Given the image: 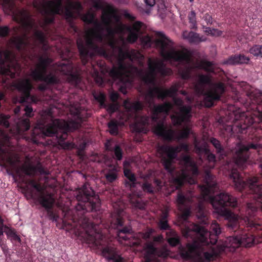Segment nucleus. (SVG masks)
Wrapping results in <instances>:
<instances>
[{"label":"nucleus","mask_w":262,"mask_h":262,"mask_svg":"<svg viewBox=\"0 0 262 262\" xmlns=\"http://www.w3.org/2000/svg\"><path fill=\"white\" fill-rule=\"evenodd\" d=\"M203 182V184L199 185L203 199H209L215 212L228 221L227 226L234 231V235L227 237L222 244L215 246L217 242V236L221 233V228L219 224L214 221L210 225L209 231L204 227L194 224L182 230L184 237H191L193 234L196 236L193 242L187 243L186 247L181 245L180 237L175 230L167 231L166 239L168 244L172 247L180 245L179 252L183 259L189 260L198 257L204 262L212 261L223 253L233 252L241 246L250 247L253 246L255 241L254 235L239 227L237 216L228 208L237 206L236 198L225 192L212 195L217 188V183L214 177L208 170L205 172Z\"/></svg>","instance_id":"obj_1"},{"label":"nucleus","mask_w":262,"mask_h":262,"mask_svg":"<svg viewBox=\"0 0 262 262\" xmlns=\"http://www.w3.org/2000/svg\"><path fill=\"white\" fill-rule=\"evenodd\" d=\"M75 195L77 205L74 210L69 209L65 212L62 221L63 226L75 230L90 246L100 249L102 255L108 261L126 262L103 234L100 225L92 222L84 214L86 212L99 210V196L87 183L76 190Z\"/></svg>","instance_id":"obj_2"},{"label":"nucleus","mask_w":262,"mask_h":262,"mask_svg":"<svg viewBox=\"0 0 262 262\" xmlns=\"http://www.w3.org/2000/svg\"><path fill=\"white\" fill-rule=\"evenodd\" d=\"M63 0H48L40 1L34 0L33 7L44 16L39 22L40 27L43 31L38 30V26L34 19L32 18L30 12L26 10L16 11L14 0H1L4 11L8 14L14 15L15 20L20 24L24 30L22 36H18L9 40V43L18 52H26L31 46L29 34L34 31V36L39 43L42 46V49L47 51L48 46L44 32L48 33L50 31L49 25L53 24L55 15L60 14L61 11Z\"/></svg>","instance_id":"obj_3"},{"label":"nucleus","mask_w":262,"mask_h":262,"mask_svg":"<svg viewBox=\"0 0 262 262\" xmlns=\"http://www.w3.org/2000/svg\"><path fill=\"white\" fill-rule=\"evenodd\" d=\"M80 121L64 120L54 118L51 110H49L45 117L41 120L35 127L31 135L32 141L36 144L41 143L39 141L41 138L46 137L55 138L56 143L64 149L72 148L73 144L66 141L68 136V133L78 129L81 126Z\"/></svg>","instance_id":"obj_4"},{"label":"nucleus","mask_w":262,"mask_h":262,"mask_svg":"<svg viewBox=\"0 0 262 262\" xmlns=\"http://www.w3.org/2000/svg\"><path fill=\"white\" fill-rule=\"evenodd\" d=\"M149 71L144 73L142 70V73H139L141 80L147 85L152 86L149 88L146 96V100L150 105L153 99L157 97L158 99L164 100L167 97H173L177 95L179 90V84H175L169 89H163L157 86V73H159L161 76L165 77L172 74V70L165 67L162 62H155L150 59L148 61Z\"/></svg>","instance_id":"obj_5"},{"label":"nucleus","mask_w":262,"mask_h":262,"mask_svg":"<svg viewBox=\"0 0 262 262\" xmlns=\"http://www.w3.org/2000/svg\"><path fill=\"white\" fill-rule=\"evenodd\" d=\"M108 45L113 50V55L117 59V66H113L109 72V75L114 80L132 84L135 76L142 73V69L133 66L132 63H125L124 60L129 59L131 62L137 58L134 50L131 51L118 46L114 40H111Z\"/></svg>","instance_id":"obj_6"},{"label":"nucleus","mask_w":262,"mask_h":262,"mask_svg":"<svg viewBox=\"0 0 262 262\" xmlns=\"http://www.w3.org/2000/svg\"><path fill=\"white\" fill-rule=\"evenodd\" d=\"M156 35L159 38L155 40V45L160 50L161 56L166 60H173L183 63L184 67L179 69V74L184 80L190 79L191 71L193 69L189 65L191 62L190 55L182 51H169L173 47V42L161 32H157Z\"/></svg>","instance_id":"obj_7"},{"label":"nucleus","mask_w":262,"mask_h":262,"mask_svg":"<svg viewBox=\"0 0 262 262\" xmlns=\"http://www.w3.org/2000/svg\"><path fill=\"white\" fill-rule=\"evenodd\" d=\"M195 182L194 179L184 169L181 172H177L171 179L172 185L178 190L176 203L180 209L182 210L183 216L185 219L188 217L191 214L190 205L192 202L193 194L191 192H185L181 190V188L185 183L194 184Z\"/></svg>","instance_id":"obj_8"},{"label":"nucleus","mask_w":262,"mask_h":262,"mask_svg":"<svg viewBox=\"0 0 262 262\" xmlns=\"http://www.w3.org/2000/svg\"><path fill=\"white\" fill-rule=\"evenodd\" d=\"M27 183L36 191V193H33L32 191H30L31 198L38 201L41 206L45 208L50 220L57 221L59 216L53 209L55 202L53 195L46 192L45 187L40 183L36 182L35 179H29Z\"/></svg>","instance_id":"obj_9"},{"label":"nucleus","mask_w":262,"mask_h":262,"mask_svg":"<svg viewBox=\"0 0 262 262\" xmlns=\"http://www.w3.org/2000/svg\"><path fill=\"white\" fill-rule=\"evenodd\" d=\"M102 1L93 0V2L95 8L102 10L101 20L106 27L107 32L112 35L116 32H122L124 26L121 23L117 10L110 5H107L104 8L101 3Z\"/></svg>","instance_id":"obj_10"},{"label":"nucleus","mask_w":262,"mask_h":262,"mask_svg":"<svg viewBox=\"0 0 262 262\" xmlns=\"http://www.w3.org/2000/svg\"><path fill=\"white\" fill-rule=\"evenodd\" d=\"M172 108V104L169 102H165L163 104H154L151 110V120L157 122L153 128V132L156 135L163 138L167 141H172L174 139V132L171 129H168L164 121H158L160 113L168 114Z\"/></svg>","instance_id":"obj_11"},{"label":"nucleus","mask_w":262,"mask_h":262,"mask_svg":"<svg viewBox=\"0 0 262 262\" xmlns=\"http://www.w3.org/2000/svg\"><path fill=\"white\" fill-rule=\"evenodd\" d=\"M155 232V229L148 228L145 232L140 233L141 237L146 241L144 249L148 256L154 255L166 258L169 256L170 251L166 247H156L158 244H161L163 242L164 238L161 234L152 236Z\"/></svg>","instance_id":"obj_12"},{"label":"nucleus","mask_w":262,"mask_h":262,"mask_svg":"<svg viewBox=\"0 0 262 262\" xmlns=\"http://www.w3.org/2000/svg\"><path fill=\"white\" fill-rule=\"evenodd\" d=\"M198 83L201 86L212 85V88L204 94L203 102L207 107L213 106L214 102L220 100L222 95L226 92V87L225 83L222 82L212 83L211 77L207 75H199Z\"/></svg>","instance_id":"obj_13"},{"label":"nucleus","mask_w":262,"mask_h":262,"mask_svg":"<svg viewBox=\"0 0 262 262\" xmlns=\"http://www.w3.org/2000/svg\"><path fill=\"white\" fill-rule=\"evenodd\" d=\"M77 46L79 52L81 62L85 65L90 58H93L95 54H98L108 58L112 55L103 47H100L96 43L93 38L89 35L84 42L81 38L77 40Z\"/></svg>","instance_id":"obj_14"},{"label":"nucleus","mask_w":262,"mask_h":262,"mask_svg":"<svg viewBox=\"0 0 262 262\" xmlns=\"http://www.w3.org/2000/svg\"><path fill=\"white\" fill-rule=\"evenodd\" d=\"M52 62V60L48 56H40L36 68L30 74L33 79L36 81L46 82L48 84L59 83V79L56 75L52 73L47 74L48 67Z\"/></svg>","instance_id":"obj_15"},{"label":"nucleus","mask_w":262,"mask_h":262,"mask_svg":"<svg viewBox=\"0 0 262 262\" xmlns=\"http://www.w3.org/2000/svg\"><path fill=\"white\" fill-rule=\"evenodd\" d=\"M159 150L162 154L166 155L167 157L162 158V162L164 168L169 172L172 173L173 168L172 164L174 159L177 157L178 153L182 150L186 152L189 151V145L185 143H182L179 146H172L167 145H162L159 147Z\"/></svg>","instance_id":"obj_16"},{"label":"nucleus","mask_w":262,"mask_h":262,"mask_svg":"<svg viewBox=\"0 0 262 262\" xmlns=\"http://www.w3.org/2000/svg\"><path fill=\"white\" fill-rule=\"evenodd\" d=\"M260 145L257 143H249L244 145L241 143L236 144L235 147L232 150V154L235 164L240 168H244V164L247 162L250 154L251 149H258Z\"/></svg>","instance_id":"obj_17"},{"label":"nucleus","mask_w":262,"mask_h":262,"mask_svg":"<svg viewBox=\"0 0 262 262\" xmlns=\"http://www.w3.org/2000/svg\"><path fill=\"white\" fill-rule=\"evenodd\" d=\"M14 58L15 56L11 51L0 50V73L2 75L9 76L11 78L15 77L16 70Z\"/></svg>","instance_id":"obj_18"},{"label":"nucleus","mask_w":262,"mask_h":262,"mask_svg":"<svg viewBox=\"0 0 262 262\" xmlns=\"http://www.w3.org/2000/svg\"><path fill=\"white\" fill-rule=\"evenodd\" d=\"M111 226L117 230V236L120 239L127 241L132 232L130 225L124 226L123 219L122 217V211L119 210L117 213L112 215Z\"/></svg>","instance_id":"obj_19"},{"label":"nucleus","mask_w":262,"mask_h":262,"mask_svg":"<svg viewBox=\"0 0 262 262\" xmlns=\"http://www.w3.org/2000/svg\"><path fill=\"white\" fill-rule=\"evenodd\" d=\"M59 70L64 75L67 76L68 81L71 84L77 86L81 81V72L78 68H75L69 61L62 63Z\"/></svg>","instance_id":"obj_20"},{"label":"nucleus","mask_w":262,"mask_h":262,"mask_svg":"<svg viewBox=\"0 0 262 262\" xmlns=\"http://www.w3.org/2000/svg\"><path fill=\"white\" fill-rule=\"evenodd\" d=\"M13 86L21 93L20 102H27L29 100L32 102L36 101V98L31 95L33 86L31 80L28 78L21 79L13 83Z\"/></svg>","instance_id":"obj_21"},{"label":"nucleus","mask_w":262,"mask_h":262,"mask_svg":"<svg viewBox=\"0 0 262 262\" xmlns=\"http://www.w3.org/2000/svg\"><path fill=\"white\" fill-rule=\"evenodd\" d=\"M192 107L190 105H183L180 108V114L172 115L170 118L173 125L180 126L182 123L188 121L191 118Z\"/></svg>","instance_id":"obj_22"},{"label":"nucleus","mask_w":262,"mask_h":262,"mask_svg":"<svg viewBox=\"0 0 262 262\" xmlns=\"http://www.w3.org/2000/svg\"><path fill=\"white\" fill-rule=\"evenodd\" d=\"M123 106L129 115L128 119L130 117L135 118L137 114L144 108V104L140 101H136L135 102H130L129 100H125L123 102Z\"/></svg>","instance_id":"obj_23"},{"label":"nucleus","mask_w":262,"mask_h":262,"mask_svg":"<svg viewBox=\"0 0 262 262\" xmlns=\"http://www.w3.org/2000/svg\"><path fill=\"white\" fill-rule=\"evenodd\" d=\"M22 170L27 176H34L36 173L40 174L49 175L50 172L49 170L45 169L40 162L36 164V165H23Z\"/></svg>","instance_id":"obj_24"},{"label":"nucleus","mask_w":262,"mask_h":262,"mask_svg":"<svg viewBox=\"0 0 262 262\" xmlns=\"http://www.w3.org/2000/svg\"><path fill=\"white\" fill-rule=\"evenodd\" d=\"M18 161L17 158L15 159L12 156L7 154V150L3 148L2 144L0 142V165L5 167L8 165L14 166Z\"/></svg>","instance_id":"obj_25"},{"label":"nucleus","mask_w":262,"mask_h":262,"mask_svg":"<svg viewBox=\"0 0 262 262\" xmlns=\"http://www.w3.org/2000/svg\"><path fill=\"white\" fill-rule=\"evenodd\" d=\"M183 37L191 43H199L206 40V37L193 31H185L182 34Z\"/></svg>","instance_id":"obj_26"},{"label":"nucleus","mask_w":262,"mask_h":262,"mask_svg":"<svg viewBox=\"0 0 262 262\" xmlns=\"http://www.w3.org/2000/svg\"><path fill=\"white\" fill-rule=\"evenodd\" d=\"M249 60L250 58L243 54L234 55L230 56L224 63L231 65L244 64L248 63Z\"/></svg>","instance_id":"obj_27"},{"label":"nucleus","mask_w":262,"mask_h":262,"mask_svg":"<svg viewBox=\"0 0 262 262\" xmlns=\"http://www.w3.org/2000/svg\"><path fill=\"white\" fill-rule=\"evenodd\" d=\"M128 163L127 161L124 162L123 163V172L124 176L128 180V182H126V185L134 188L137 184L136 177L134 173H132L130 170L127 168Z\"/></svg>","instance_id":"obj_28"},{"label":"nucleus","mask_w":262,"mask_h":262,"mask_svg":"<svg viewBox=\"0 0 262 262\" xmlns=\"http://www.w3.org/2000/svg\"><path fill=\"white\" fill-rule=\"evenodd\" d=\"M129 199L134 212L138 209L144 210L145 209V204L138 195L130 194L129 195Z\"/></svg>","instance_id":"obj_29"},{"label":"nucleus","mask_w":262,"mask_h":262,"mask_svg":"<svg viewBox=\"0 0 262 262\" xmlns=\"http://www.w3.org/2000/svg\"><path fill=\"white\" fill-rule=\"evenodd\" d=\"M4 232L6 234L8 238H9L14 244L17 245V244L20 243V238L16 234L15 230L10 228L5 225L4 228Z\"/></svg>","instance_id":"obj_30"},{"label":"nucleus","mask_w":262,"mask_h":262,"mask_svg":"<svg viewBox=\"0 0 262 262\" xmlns=\"http://www.w3.org/2000/svg\"><path fill=\"white\" fill-rule=\"evenodd\" d=\"M199 69H203L208 73H214V64L211 61L206 60H201L194 67Z\"/></svg>","instance_id":"obj_31"},{"label":"nucleus","mask_w":262,"mask_h":262,"mask_svg":"<svg viewBox=\"0 0 262 262\" xmlns=\"http://www.w3.org/2000/svg\"><path fill=\"white\" fill-rule=\"evenodd\" d=\"M64 16L66 20L69 23L71 27L76 31V28L75 27L73 23V19L75 17V14L71 7L69 6V4L64 9Z\"/></svg>","instance_id":"obj_32"},{"label":"nucleus","mask_w":262,"mask_h":262,"mask_svg":"<svg viewBox=\"0 0 262 262\" xmlns=\"http://www.w3.org/2000/svg\"><path fill=\"white\" fill-rule=\"evenodd\" d=\"M81 19L87 24H95V26L100 27V24L95 20V15L92 13L89 12L82 15Z\"/></svg>","instance_id":"obj_33"},{"label":"nucleus","mask_w":262,"mask_h":262,"mask_svg":"<svg viewBox=\"0 0 262 262\" xmlns=\"http://www.w3.org/2000/svg\"><path fill=\"white\" fill-rule=\"evenodd\" d=\"M118 170L117 167L113 166L110 168L105 174V178L107 182L113 183L118 179Z\"/></svg>","instance_id":"obj_34"},{"label":"nucleus","mask_w":262,"mask_h":262,"mask_svg":"<svg viewBox=\"0 0 262 262\" xmlns=\"http://www.w3.org/2000/svg\"><path fill=\"white\" fill-rule=\"evenodd\" d=\"M209 141L215 148L217 154H219L221 157L226 156L225 149L219 140L212 137L210 139Z\"/></svg>","instance_id":"obj_35"},{"label":"nucleus","mask_w":262,"mask_h":262,"mask_svg":"<svg viewBox=\"0 0 262 262\" xmlns=\"http://www.w3.org/2000/svg\"><path fill=\"white\" fill-rule=\"evenodd\" d=\"M102 28L100 26V27L96 26L95 29H91L89 33L92 37L99 42H102L103 40V35L102 34Z\"/></svg>","instance_id":"obj_36"},{"label":"nucleus","mask_w":262,"mask_h":262,"mask_svg":"<svg viewBox=\"0 0 262 262\" xmlns=\"http://www.w3.org/2000/svg\"><path fill=\"white\" fill-rule=\"evenodd\" d=\"M119 125L120 122L118 121L115 119L111 120L107 124L110 134L115 136L117 135L119 133Z\"/></svg>","instance_id":"obj_37"},{"label":"nucleus","mask_w":262,"mask_h":262,"mask_svg":"<svg viewBox=\"0 0 262 262\" xmlns=\"http://www.w3.org/2000/svg\"><path fill=\"white\" fill-rule=\"evenodd\" d=\"M93 75L94 76L95 81L97 84L100 86H102L104 84V79L100 74L99 71L96 69L95 67L92 64Z\"/></svg>","instance_id":"obj_38"},{"label":"nucleus","mask_w":262,"mask_h":262,"mask_svg":"<svg viewBox=\"0 0 262 262\" xmlns=\"http://www.w3.org/2000/svg\"><path fill=\"white\" fill-rule=\"evenodd\" d=\"M243 121L241 120L239 123H237L236 127L237 128V132L239 133L243 134L245 131L247 129L250 125H251L253 123V120L252 119H251L249 120L247 123L245 122L242 124Z\"/></svg>","instance_id":"obj_39"},{"label":"nucleus","mask_w":262,"mask_h":262,"mask_svg":"<svg viewBox=\"0 0 262 262\" xmlns=\"http://www.w3.org/2000/svg\"><path fill=\"white\" fill-rule=\"evenodd\" d=\"M95 99L99 103V105L101 107H106L107 104L106 103V96L103 93L94 94Z\"/></svg>","instance_id":"obj_40"},{"label":"nucleus","mask_w":262,"mask_h":262,"mask_svg":"<svg viewBox=\"0 0 262 262\" xmlns=\"http://www.w3.org/2000/svg\"><path fill=\"white\" fill-rule=\"evenodd\" d=\"M203 28L206 34L212 36H220L223 33L222 31L216 29H211V28L205 26H203Z\"/></svg>","instance_id":"obj_41"},{"label":"nucleus","mask_w":262,"mask_h":262,"mask_svg":"<svg viewBox=\"0 0 262 262\" xmlns=\"http://www.w3.org/2000/svg\"><path fill=\"white\" fill-rule=\"evenodd\" d=\"M127 30L129 31L127 38L128 41L130 43L135 42L138 39L139 33L132 31L130 27H128Z\"/></svg>","instance_id":"obj_42"},{"label":"nucleus","mask_w":262,"mask_h":262,"mask_svg":"<svg viewBox=\"0 0 262 262\" xmlns=\"http://www.w3.org/2000/svg\"><path fill=\"white\" fill-rule=\"evenodd\" d=\"M10 118L9 115H5L3 114H0V125L3 126L6 128H8L10 126L9 120Z\"/></svg>","instance_id":"obj_43"},{"label":"nucleus","mask_w":262,"mask_h":262,"mask_svg":"<svg viewBox=\"0 0 262 262\" xmlns=\"http://www.w3.org/2000/svg\"><path fill=\"white\" fill-rule=\"evenodd\" d=\"M189 22L190 24L191 29H195L196 28V14L194 11H191L188 16Z\"/></svg>","instance_id":"obj_44"},{"label":"nucleus","mask_w":262,"mask_h":262,"mask_svg":"<svg viewBox=\"0 0 262 262\" xmlns=\"http://www.w3.org/2000/svg\"><path fill=\"white\" fill-rule=\"evenodd\" d=\"M249 52L254 56L262 57V45H255L250 48Z\"/></svg>","instance_id":"obj_45"},{"label":"nucleus","mask_w":262,"mask_h":262,"mask_svg":"<svg viewBox=\"0 0 262 262\" xmlns=\"http://www.w3.org/2000/svg\"><path fill=\"white\" fill-rule=\"evenodd\" d=\"M113 151L114 152L115 158L118 161L122 160L123 157V150L118 145H116Z\"/></svg>","instance_id":"obj_46"},{"label":"nucleus","mask_w":262,"mask_h":262,"mask_svg":"<svg viewBox=\"0 0 262 262\" xmlns=\"http://www.w3.org/2000/svg\"><path fill=\"white\" fill-rule=\"evenodd\" d=\"M141 42L142 45L146 48L150 47L152 45V40L148 35L142 37L141 38Z\"/></svg>","instance_id":"obj_47"},{"label":"nucleus","mask_w":262,"mask_h":262,"mask_svg":"<svg viewBox=\"0 0 262 262\" xmlns=\"http://www.w3.org/2000/svg\"><path fill=\"white\" fill-rule=\"evenodd\" d=\"M158 226L161 230H168L171 229L168 223V221L160 220L158 223Z\"/></svg>","instance_id":"obj_48"},{"label":"nucleus","mask_w":262,"mask_h":262,"mask_svg":"<svg viewBox=\"0 0 262 262\" xmlns=\"http://www.w3.org/2000/svg\"><path fill=\"white\" fill-rule=\"evenodd\" d=\"M190 133V128L188 127H186L181 132L179 136V138L180 139H187L189 137Z\"/></svg>","instance_id":"obj_49"},{"label":"nucleus","mask_w":262,"mask_h":262,"mask_svg":"<svg viewBox=\"0 0 262 262\" xmlns=\"http://www.w3.org/2000/svg\"><path fill=\"white\" fill-rule=\"evenodd\" d=\"M69 4L73 10H76L77 12L81 11L83 9L82 6L79 2H69Z\"/></svg>","instance_id":"obj_50"},{"label":"nucleus","mask_w":262,"mask_h":262,"mask_svg":"<svg viewBox=\"0 0 262 262\" xmlns=\"http://www.w3.org/2000/svg\"><path fill=\"white\" fill-rule=\"evenodd\" d=\"M105 108H106L108 113L113 114L118 110L119 104L118 103L113 102V103L107 104V106Z\"/></svg>","instance_id":"obj_51"},{"label":"nucleus","mask_w":262,"mask_h":262,"mask_svg":"<svg viewBox=\"0 0 262 262\" xmlns=\"http://www.w3.org/2000/svg\"><path fill=\"white\" fill-rule=\"evenodd\" d=\"M143 26V23L139 21H137L133 25L131 30L134 32H137L138 33H140L141 29Z\"/></svg>","instance_id":"obj_52"},{"label":"nucleus","mask_w":262,"mask_h":262,"mask_svg":"<svg viewBox=\"0 0 262 262\" xmlns=\"http://www.w3.org/2000/svg\"><path fill=\"white\" fill-rule=\"evenodd\" d=\"M182 161L184 163V165L187 167H190L191 165H193L194 163L191 160L190 157L188 155L184 156L182 158Z\"/></svg>","instance_id":"obj_53"},{"label":"nucleus","mask_w":262,"mask_h":262,"mask_svg":"<svg viewBox=\"0 0 262 262\" xmlns=\"http://www.w3.org/2000/svg\"><path fill=\"white\" fill-rule=\"evenodd\" d=\"M143 190L147 192L152 193L154 192V188L151 184L145 182L142 185Z\"/></svg>","instance_id":"obj_54"},{"label":"nucleus","mask_w":262,"mask_h":262,"mask_svg":"<svg viewBox=\"0 0 262 262\" xmlns=\"http://www.w3.org/2000/svg\"><path fill=\"white\" fill-rule=\"evenodd\" d=\"M10 32L9 28L7 26L0 27V36L6 37L8 35Z\"/></svg>","instance_id":"obj_55"},{"label":"nucleus","mask_w":262,"mask_h":262,"mask_svg":"<svg viewBox=\"0 0 262 262\" xmlns=\"http://www.w3.org/2000/svg\"><path fill=\"white\" fill-rule=\"evenodd\" d=\"M44 83H41L38 85V89L41 91L44 92L47 90L49 86L55 85L56 84H48L46 82H43Z\"/></svg>","instance_id":"obj_56"},{"label":"nucleus","mask_w":262,"mask_h":262,"mask_svg":"<svg viewBox=\"0 0 262 262\" xmlns=\"http://www.w3.org/2000/svg\"><path fill=\"white\" fill-rule=\"evenodd\" d=\"M22 129L27 131L29 129L30 125V121L28 119H24L21 121Z\"/></svg>","instance_id":"obj_57"},{"label":"nucleus","mask_w":262,"mask_h":262,"mask_svg":"<svg viewBox=\"0 0 262 262\" xmlns=\"http://www.w3.org/2000/svg\"><path fill=\"white\" fill-rule=\"evenodd\" d=\"M24 110L27 117H31L33 116V108L31 106L29 105L26 106Z\"/></svg>","instance_id":"obj_58"},{"label":"nucleus","mask_w":262,"mask_h":262,"mask_svg":"<svg viewBox=\"0 0 262 262\" xmlns=\"http://www.w3.org/2000/svg\"><path fill=\"white\" fill-rule=\"evenodd\" d=\"M173 99V101L174 104L178 106H179L180 108L183 106V100L179 98L176 97V96L172 97Z\"/></svg>","instance_id":"obj_59"},{"label":"nucleus","mask_w":262,"mask_h":262,"mask_svg":"<svg viewBox=\"0 0 262 262\" xmlns=\"http://www.w3.org/2000/svg\"><path fill=\"white\" fill-rule=\"evenodd\" d=\"M119 94L117 92H113L110 94V99L114 103H118L117 100L119 98Z\"/></svg>","instance_id":"obj_60"},{"label":"nucleus","mask_w":262,"mask_h":262,"mask_svg":"<svg viewBox=\"0 0 262 262\" xmlns=\"http://www.w3.org/2000/svg\"><path fill=\"white\" fill-rule=\"evenodd\" d=\"M207 158L209 163H212L213 165L216 163V157L214 154L211 152L207 155Z\"/></svg>","instance_id":"obj_61"},{"label":"nucleus","mask_w":262,"mask_h":262,"mask_svg":"<svg viewBox=\"0 0 262 262\" xmlns=\"http://www.w3.org/2000/svg\"><path fill=\"white\" fill-rule=\"evenodd\" d=\"M190 167L191 168V171L193 176H198L199 173V171L196 164L194 163L193 165H191Z\"/></svg>","instance_id":"obj_62"},{"label":"nucleus","mask_w":262,"mask_h":262,"mask_svg":"<svg viewBox=\"0 0 262 262\" xmlns=\"http://www.w3.org/2000/svg\"><path fill=\"white\" fill-rule=\"evenodd\" d=\"M204 19L206 22L207 25H210L212 24V18L210 14L208 13L205 14V15L204 16Z\"/></svg>","instance_id":"obj_63"},{"label":"nucleus","mask_w":262,"mask_h":262,"mask_svg":"<svg viewBox=\"0 0 262 262\" xmlns=\"http://www.w3.org/2000/svg\"><path fill=\"white\" fill-rule=\"evenodd\" d=\"M4 220L0 214V237L4 234Z\"/></svg>","instance_id":"obj_64"}]
</instances>
